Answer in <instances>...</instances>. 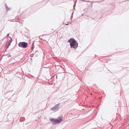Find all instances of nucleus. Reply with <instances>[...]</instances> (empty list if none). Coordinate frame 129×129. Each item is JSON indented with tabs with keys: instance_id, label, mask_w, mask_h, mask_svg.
I'll list each match as a JSON object with an SVG mask.
<instances>
[{
	"instance_id": "6e6552de",
	"label": "nucleus",
	"mask_w": 129,
	"mask_h": 129,
	"mask_svg": "<svg viewBox=\"0 0 129 129\" xmlns=\"http://www.w3.org/2000/svg\"><path fill=\"white\" fill-rule=\"evenodd\" d=\"M65 24L66 25H68V24H67V23H65Z\"/></svg>"
},
{
	"instance_id": "7ed1b4c3",
	"label": "nucleus",
	"mask_w": 129,
	"mask_h": 129,
	"mask_svg": "<svg viewBox=\"0 0 129 129\" xmlns=\"http://www.w3.org/2000/svg\"><path fill=\"white\" fill-rule=\"evenodd\" d=\"M63 119V118L62 117H58V119H56L57 123H58L61 122Z\"/></svg>"
},
{
	"instance_id": "0eeeda50",
	"label": "nucleus",
	"mask_w": 129,
	"mask_h": 129,
	"mask_svg": "<svg viewBox=\"0 0 129 129\" xmlns=\"http://www.w3.org/2000/svg\"><path fill=\"white\" fill-rule=\"evenodd\" d=\"M83 1H84V2H86V1H84V0H83ZM87 2H88V1H87Z\"/></svg>"
},
{
	"instance_id": "39448f33",
	"label": "nucleus",
	"mask_w": 129,
	"mask_h": 129,
	"mask_svg": "<svg viewBox=\"0 0 129 129\" xmlns=\"http://www.w3.org/2000/svg\"><path fill=\"white\" fill-rule=\"evenodd\" d=\"M10 43L9 42H8L7 43L6 45V47L7 48H8L9 46L10 45Z\"/></svg>"
},
{
	"instance_id": "f03ea898",
	"label": "nucleus",
	"mask_w": 129,
	"mask_h": 129,
	"mask_svg": "<svg viewBox=\"0 0 129 129\" xmlns=\"http://www.w3.org/2000/svg\"><path fill=\"white\" fill-rule=\"evenodd\" d=\"M27 45V43L25 42H21L20 43L18 44V46L19 47L24 48L26 47Z\"/></svg>"
},
{
	"instance_id": "423d86ee",
	"label": "nucleus",
	"mask_w": 129,
	"mask_h": 129,
	"mask_svg": "<svg viewBox=\"0 0 129 129\" xmlns=\"http://www.w3.org/2000/svg\"><path fill=\"white\" fill-rule=\"evenodd\" d=\"M57 109V108L56 106H55L54 107H53L52 108H51V110L53 111H55L56 110V109Z\"/></svg>"
},
{
	"instance_id": "20e7f679",
	"label": "nucleus",
	"mask_w": 129,
	"mask_h": 129,
	"mask_svg": "<svg viewBox=\"0 0 129 129\" xmlns=\"http://www.w3.org/2000/svg\"><path fill=\"white\" fill-rule=\"evenodd\" d=\"M50 121L51 123L53 124H55L56 123H57L56 119H54L51 118L50 119Z\"/></svg>"
},
{
	"instance_id": "f257e3e1",
	"label": "nucleus",
	"mask_w": 129,
	"mask_h": 129,
	"mask_svg": "<svg viewBox=\"0 0 129 129\" xmlns=\"http://www.w3.org/2000/svg\"><path fill=\"white\" fill-rule=\"evenodd\" d=\"M76 41L75 40L72 41L70 43V46L71 48H76L78 46V43L76 44Z\"/></svg>"
},
{
	"instance_id": "1a4fd4ad",
	"label": "nucleus",
	"mask_w": 129,
	"mask_h": 129,
	"mask_svg": "<svg viewBox=\"0 0 129 129\" xmlns=\"http://www.w3.org/2000/svg\"><path fill=\"white\" fill-rule=\"evenodd\" d=\"M65 24L66 25H68V24H67V23H65Z\"/></svg>"
}]
</instances>
